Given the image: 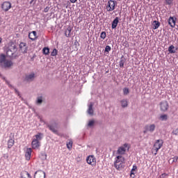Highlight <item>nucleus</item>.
<instances>
[{
	"instance_id": "1",
	"label": "nucleus",
	"mask_w": 178,
	"mask_h": 178,
	"mask_svg": "<svg viewBox=\"0 0 178 178\" xmlns=\"http://www.w3.org/2000/svg\"><path fill=\"white\" fill-rule=\"evenodd\" d=\"M5 51L8 58L13 60L19 58V55L17 54V46H16V43L13 41H11L8 43V47L5 48Z\"/></svg>"
},
{
	"instance_id": "2",
	"label": "nucleus",
	"mask_w": 178,
	"mask_h": 178,
	"mask_svg": "<svg viewBox=\"0 0 178 178\" xmlns=\"http://www.w3.org/2000/svg\"><path fill=\"white\" fill-rule=\"evenodd\" d=\"M116 5H118V1L113 0L108 1L106 6L107 11L112 12V10H115Z\"/></svg>"
},
{
	"instance_id": "3",
	"label": "nucleus",
	"mask_w": 178,
	"mask_h": 178,
	"mask_svg": "<svg viewBox=\"0 0 178 178\" xmlns=\"http://www.w3.org/2000/svg\"><path fill=\"white\" fill-rule=\"evenodd\" d=\"M163 146V140L162 139H159L156 140L154 145V148H155L156 152L154 153V155H156L158 154V151L162 148Z\"/></svg>"
},
{
	"instance_id": "4",
	"label": "nucleus",
	"mask_w": 178,
	"mask_h": 178,
	"mask_svg": "<svg viewBox=\"0 0 178 178\" xmlns=\"http://www.w3.org/2000/svg\"><path fill=\"white\" fill-rule=\"evenodd\" d=\"M160 111L161 112H168V109H169V103L168 101L164 100L160 102Z\"/></svg>"
},
{
	"instance_id": "5",
	"label": "nucleus",
	"mask_w": 178,
	"mask_h": 178,
	"mask_svg": "<svg viewBox=\"0 0 178 178\" xmlns=\"http://www.w3.org/2000/svg\"><path fill=\"white\" fill-rule=\"evenodd\" d=\"M47 126L50 131H52L54 134H58V124L56 122L47 124Z\"/></svg>"
},
{
	"instance_id": "6",
	"label": "nucleus",
	"mask_w": 178,
	"mask_h": 178,
	"mask_svg": "<svg viewBox=\"0 0 178 178\" xmlns=\"http://www.w3.org/2000/svg\"><path fill=\"white\" fill-rule=\"evenodd\" d=\"M19 51H21L22 54L24 55V54H27L29 52V46H27V43L26 42H20L19 43Z\"/></svg>"
},
{
	"instance_id": "7",
	"label": "nucleus",
	"mask_w": 178,
	"mask_h": 178,
	"mask_svg": "<svg viewBox=\"0 0 178 178\" xmlns=\"http://www.w3.org/2000/svg\"><path fill=\"white\" fill-rule=\"evenodd\" d=\"M168 24L170 26L172 29H175V26H176V22H177V18L176 17H170L168 19Z\"/></svg>"
},
{
	"instance_id": "8",
	"label": "nucleus",
	"mask_w": 178,
	"mask_h": 178,
	"mask_svg": "<svg viewBox=\"0 0 178 178\" xmlns=\"http://www.w3.org/2000/svg\"><path fill=\"white\" fill-rule=\"evenodd\" d=\"M10 8H12V3H10V2H9V1H4L1 4V9L4 12H8V10H9V9H10Z\"/></svg>"
},
{
	"instance_id": "9",
	"label": "nucleus",
	"mask_w": 178,
	"mask_h": 178,
	"mask_svg": "<svg viewBox=\"0 0 178 178\" xmlns=\"http://www.w3.org/2000/svg\"><path fill=\"white\" fill-rule=\"evenodd\" d=\"M86 162L88 163V165H92V166H94V165H95L96 159L93 155L88 156L86 158Z\"/></svg>"
},
{
	"instance_id": "10",
	"label": "nucleus",
	"mask_w": 178,
	"mask_h": 178,
	"mask_svg": "<svg viewBox=\"0 0 178 178\" xmlns=\"http://www.w3.org/2000/svg\"><path fill=\"white\" fill-rule=\"evenodd\" d=\"M34 178H45V172L39 170L34 173Z\"/></svg>"
},
{
	"instance_id": "11",
	"label": "nucleus",
	"mask_w": 178,
	"mask_h": 178,
	"mask_svg": "<svg viewBox=\"0 0 178 178\" xmlns=\"http://www.w3.org/2000/svg\"><path fill=\"white\" fill-rule=\"evenodd\" d=\"M3 63V65L1 64V67H4L5 69H8L11 66H13V62L12 60H6Z\"/></svg>"
},
{
	"instance_id": "12",
	"label": "nucleus",
	"mask_w": 178,
	"mask_h": 178,
	"mask_svg": "<svg viewBox=\"0 0 178 178\" xmlns=\"http://www.w3.org/2000/svg\"><path fill=\"white\" fill-rule=\"evenodd\" d=\"M31 145H32V148H33V149H37L40 148V147L41 146V143L39 142V140L33 139Z\"/></svg>"
},
{
	"instance_id": "13",
	"label": "nucleus",
	"mask_w": 178,
	"mask_h": 178,
	"mask_svg": "<svg viewBox=\"0 0 178 178\" xmlns=\"http://www.w3.org/2000/svg\"><path fill=\"white\" fill-rule=\"evenodd\" d=\"M145 127L146 129H147V131H149V133H154L155 131V129L156 126H155V124H146Z\"/></svg>"
},
{
	"instance_id": "14",
	"label": "nucleus",
	"mask_w": 178,
	"mask_h": 178,
	"mask_svg": "<svg viewBox=\"0 0 178 178\" xmlns=\"http://www.w3.org/2000/svg\"><path fill=\"white\" fill-rule=\"evenodd\" d=\"M29 38L31 40V41H35L37 39V31H33L29 33Z\"/></svg>"
},
{
	"instance_id": "15",
	"label": "nucleus",
	"mask_w": 178,
	"mask_h": 178,
	"mask_svg": "<svg viewBox=\"0 0 178 178\" xmlns=\"http://www.w3.org/2000/svg\"><path fill=\"white\" fill-rule=\"evenodd\" d=\"M34 79H35V74L31 73L29 75H26L25 81H33Z\"/></svg>"
},
{
	"instance_id": "16",
	"label": "nucleus",
	"mask_w": 178,
	"mask_h": 178,
	"mask_svg": "<svg viewBox=\"0 0 178 178\" xmlns=\"http://www.w3.org/2000/svg\"><path fill=\"white\" fill-rule=\"evenodd\" d=\"M31 148H27L26 151L25 152V158L26 161H30L31 158Z\"/></svg>"
},
{
	"instance_id": "17",
	"label": "nucleus",
	"mask_w": 178,
	"mask_h": 178,
	"mask_svg": "<svg viewBox=\"0 0 178 178\" xmlns=\"http://www.w3.org/2000/svg\"><path fill=\"white\" fill-rule=\"evenodd\" d=\"M120 163H124V157H123L122 156H117L115 158V161H114V165Z\"/></svg>"
},
{
	"instance_id": "18",
	"label": "nucleus",
	"mask_w": 178,
	"mask_h": 178,
	"mask_svg": "<svg viewBox=\"0 0 178 178\" xmlns=\"http://www.w3.org/2000/svg\"><path fill=\"white\" fill-rule=\"evenodd\" d=\"M118 24H119V17H116L112 22V24H111L112 29L113 30L116 29V27H118Z\"/></svg>"
},
{
	"instance_id": "19",
	"label": "nucleus",
	"mask_w": 178,
	"mask_h": 178,
	"mask_svg": "<svg viewBox=\"0 0 178 178\" xmlns=\"http://www.w3.org/2000/svg\"><path fill=\"white\" fill-rule=\"evenodd\" d=\"M92 106H94V104L92 103H90V104L88 105V113L90 116H92V115H94V109L92 108Z\"/></svg>"
},
{
	"instance_id": "20",
	"label": "nucleus",
	"mask_w": 178,
	"mask_h": 178,
	"mask_svg": "<svg viewBox=\"0 0 178 178\" xmlns=\"http://www.w3.org/2000/svg\"><path fill=\"white\" fill-rule=\"evenodd\" d=\"M121 106L122 108H127L129 106V101L127 99H122L120 101Z\"/></svg>"
},
{
	"instance_id": "21",
	"label": "nucleus",
	"mask_w": 178,
	"mask_h": 178,
	"mask_svg": "<svg viewBox=\"0 0 178 178\" xmlns=\"http://www.w3.org/2000/svg\"><path fill=\"white\" fill-rule=\"evenodd\" d=\"M123 163H124V162L114 164V168H115V169H117V170H122V169H124V164H123Z\"/></svg>"
},
{
	"instance_id": "22",
	"label": "nucleus",
	"mask_w": 178,
	"mask_h": 178,
	"mask_svg": "<svg viewBox=\"0 0 178 178\" xmlns=\"http://www.w3.org/2000/svg\"><path fill=\"white\" fill-rule=\"evenodd\" d=\"M152 29L153 30H156V29H159V26H161V22H159V21L154 20L152 22Z\"/></svg>"
},
{
	"instance_id": "23",
	"label": "nucleus",
	"mask_w": 178,
	"mask_h": 178,
	"mask_svg": "<svg viewBox=\"0 0 178 178\" xmlns=\"http://www.w3.org/2000/svg\"><path fill=\"white\" fill-rule=\"evenodd\" d=\"M124 63H126V58H124V56H122L120 60V67H124Z\"/></svg>"
},
{
	"instance_id": "24",
	"label": "nucleus",
	"mask_w": 178,
	"mask_h": 178,
	"mask_svg": "<svg viewBox=\"0 0 178 178\" xmlns=\"http://www.w3.org/2000/svg\"><path fill=\"white\" fill-rule=\"evenodd\" d=\"M124 152H126V148L123 147H120L117 151L118 155H124Z\"/></svg>"
},
{
	"instance_id": "25",
	"label": "nucleus",
	"mask_w": 178,
	"mask_h": 178,
	"mask_svg": "<svg viewBox=\"0 0 178 178\" xmlns=\"http://www.w3.org/2000/svg\"><path fill=\"white\" fill-rule=\"evenodd\" d=\"M176 51H177V49H175V46L173 44H171L168 47V52L170 54H176Z\"/></svg>"
},
{
	"instance_id": "26",
	"label": "nucleus",
	"mask_w": 178,
	"mask_h": 178,
	"mask_svg": "<svg viewBox=\"0 0 178 178\" xmlns=\"http://www.w3.org/2000/svg\"><path fill=\"white\" fill-rule=\"evenodd\" d=\"M70 33H72V28L70 26H69L67 28V29L65 31V37L69 38V37H70Z\"/></svg>"
},
{
	"instance_id": "27",
	"label": "nucleus",
	"mask_w": 178,
	"mask_h": 178,
	"mask_svg": "<svg viewBox=\"0 0 178 178\" xmlns=\"http://www.w3.org/2000/svg\"><path fill=\"white\" fill-rule=\"evenodd\" d=\"M13 145H15V140L10 138V140L8 141V148H12Z\"/></svg>"
},
{
	"instance_id": "28",
	"label": "nucleus",
	"mask_w": 178,
	"mask_h": 178,
	"mask_svg": "<svg viewBox=\"0 0 178 178\" xmlns=\"http://www.w3.org/2000/svg\"><path fill=\"white\" fill-rule=\"evenodd\" d=\"M159 119L160 120H161V122H166V120H168V115L166 114H163L161 115H160V117L159 118Z\"/></svg>"
},
{
	"instance_id": "29",
	"label": "nucleus",
	"mask_w": 178,
	"mask_h": 178,
	"mask_svg": "<svg viewBox=\"0 0 178 178\" xmlns=\"http://www.w3.org/2000/svg\"><path fill=\"white\" fill-rule=\"evenodd\" d=\"M42 133H38V134L35 135V138H33V140H36L37 141H40V140H42Z\"/></svg>"
},
{
	"instance_id": "30",
	"label": "nucleus",
	"mask_w": 178,
	"mask_h": 178,
	"mask_svg": "<svg viewBox=\"0 0 178 178\" xmlns=\"http://www.w3.org/2000/svg\"><path fill=\"white\" fill-rule=\"evenodd\" d=\"M111 50H112V48L111 47V46L106 45L104 49V53L106 54V55H108L109 52H111Z\"/></svg>"
},
{
	"instance_id": "31",
	"label": "nucleus",
	"mask_w": 178,
	"mask_h": 178,
	"mask_svg": "<svg viewBox=\"0 0 178 178\" xmlns=\"http://www.w3.org/2000/svg\"><path fill=\"white\" fill-rule=\"evenodd\" d=\"M42 54L43 55H49V47H44L42 49Z\"/></svg>"
},
{
	"instance_id": "32",
	"label": "nucleus",
	"mask_w": 178,
	"mask_h": 178,
	"mask_svg": "<svg viewBox=\"0 0 178 178\" xmlns=\"http://www.w3.org/2000/svg\"><path fill=\"white\" fill-rule=\"evenodd\" d=\"M6 60V56L2 54L0 55V63L2 65Z\"/></svg>"
},
{
	"instance_id": "33",
	"label": "nucleus",
	"mask_w": 178,
	"mask_h": 178,
	"mask_svg": "<svg viewBox=\"0 0 178 178\" xmlns=\"http://www.w3.org/2000/svg\"><path fill=\"white\" fill-rule=\"evenodd\" d=\"M177 161H178V156H175L174 157L170 159L169 163H175L177 162Z\"/></svg>"
},
{
	"instance_id": "34",
	"label": "nucleus",
	"mask_w": 178,
	"mask_h": 178,
	"mask_svg": "<svg viewBox=\"0 0 178 178\" xmlns=\"http://www.w3.org/2000/svg\"><path fill=\"white\" fill-rule=\"evenodd\" d=\"M122 92L124 95H129V94H130V90L129 88H124L122 89Z\"/></svg>"
},
{
	"instance_id": "35",
	"label": "nucleus",
	"mask_w": 178,
	"mask_h": 178,
	"mask_svg": "<svg viewBox=\"0 0 178 178\" xmlns=\"http://www.w3.org/2000/svg\"><path fill=\"white\" fill-rule=\"evenodd\" d=\"M40 158L42 161H47V153H45V152H42L40 153Z\"/></svg>"
},
{
	"instance_id": "36",
	"label": "nucleus",
	"mask_w": 178,
	"mask_h": 178,
	"mask_svg": "<svg viewBox=\"0 0 178 178\" xmlns=\"http://www.w3.org/2000/svg\"><path fill=\"white\" fill-rule=\"evenodd\" d=\"M36 104L38 105H41V104H42V96H39L37 97Z\"/></svg>"
},
{
	"instance_id": "37",
	"label": "nucleus",
	"mask_w": 178,
	"mask_h": 178,
	"mask_svg": "<svg viewBox=\"0 0 178 178\" xmlns=\"http://www.w3.org/2000/svg\"><path fill=\"white\" fill-rule=\"evenodd\" d=\"M73 147V141L70 140L69 143H67V148L68 149H72Z\"/></svg>"
},
{
	"instance_id": "38",
	"label": "nucleus",
	"mask_w": 178,
	"mask_h": 178,
	"mask_svg": "<svg viewBox=\"0 0 178 178\" xmlns=\"http://www.w3.org/2000/svg\"><path fill=\"white\" fill-rule=\"evenodd\" d=\"M95 124V121L94 120H91L88 123V127H92Z\"/></svg>"
},
{
	"instance_id": "39",
	"label": "nucleus",
	"mask_w": 178,
	"mask_h": 178,
	"mask_svg": "<svg viewBox=\"0 0 178 178\" xmlns=\"http://www.w3.org/2000/svg\"><path fill=\"white\" fill-rule=\"evenodd\" d=\"M100 38L105 40V38H106V32L102 31L100 34Z\"/></svg>"
},
{
	"instance_id": "40",
	"label": "nucleus",
	"mask_w": 178,
	"mask_h": 178,
	"mask_svg": "<svg viewBox=\"0 0 178 178\" xmlns=\"http://www.w3.org/2000/svg\"><path fill=\"white\" fill-rule=\"evenodd\" d=\"M58 55V49H54L51 53V56H56Z\"/></svg>"
},
{
	"instance_id": "41",
	"label": "nucleus",
	"mask_w": 178,
	"mask_h": 178,
	"mask_svg": "<svg viewBox=\"0 0 178 178\" xmlns=\"http://www.w3.org/2000/svg\"><path fill=\"white\" fill-rule=\"evenodd\" d=\"M172 134H173V136H178V128L173 129Z\"/></svg>"
},
{
	"instance_id": "42",
	"label": "nucleus",
	"mask_w": 178,
	"mask_h": 178,
	"mask_svg": "<svg viewBox=\"0 0 178 178\" xmlns=\"http://www.w3.org/2000/svg\"><path fill=\"white\" fill-rule=\"evenodd\" d=\"M168 174H166V173H163V174H161V175L159 177V178H166V177H168Z\"/></svg>"
},
{
	"instance_id": "43",
	"label": "nucleus",
	"mask_w": 178,
	"mask_h": 178,
	"mask_svg": "<svg viewBox=\"0 0 178 178\" xmlns=\"http://www.w3.org/2000/svg\"><path fill=\"white\" fill-rule=\"evenodd\" d=\"M165 3L167 5H172V3H173V0H165Z\"/></svg>"
},
{
	"instance_id": "44",
	"label": "nucleus",
	"mask_w": 178,
	"mask_h": 178,
	"mask_svg": "<svg viewBox=\"0 0 178 178\" xmlns=\"http://www.w3.org/2000/svg\"><path fill=\"white\" fill-rule=\"evenodd\" d=\"M136 173H134V171H132V170H131V172H130V176L131 178H134L136 177Z\"/></svg>"
},
{
	"instance_id": "45",
	"label": "nucleus",
	"mask_w": 178,
	"mask_h": 178,
	"mask_svg": "<svg viewBox=\"0 0 178 178\" xmlns=\"http://www.w3.org/2000/svg\"><path fill=\"white\" fill-rule=\"evenodd\" d=\"M36 2H37V0H31L29 2V3H30V5H33V6H34V5H35Z\"/></svg>"
},
{
	"instance_id": "46",
	"label": "nucleus",
	"mask_w": 178,
	"mask_h": 178,
	"mask_svg": "<svg viewBox=\"0 0 178 178\" xmlns=\"http://www.w3.org/2000/svg\"><path fill=\"white\" fill-rule=\"evenodd\" d=\"M74 45H75V48H76V49H77V47H80V44L79 43V42L77 40H75Z\"/></svg>"
},
{
	"instance_id": "47",
	"label": "nucleus",
	"mask_w": 178,
	"mask_h": 178,
	"mask_svg": "<svg viewBox=\"0 0 178 178\" xmlns=\"http://www.w3.org/2000/svg\"><path fill=\"white\" fill-rule=\"evenodd\" d=\"M49 11V7L47 6L44 9V13H48V12Z\"/></svg>"
},
{
	"instance_id": "48",
	"label": "nucleus",
	"mask_w": 178,
	"mask_h": 178,
	"mask_svg": "<svg viewBox=\"0 0 178 178\" xmlns=\"http://www.w3.org/2000/svg\"><path fill=\"white\" fill-rule=\"evenodd\" d=\"M148 131H148L147 128L145 126L144 131H143L144 134H147L148 133Z\"/></svg>"
},
{
	"instance_id": "49",
	"label": "nucleus",
	"mask_w": 178,
	"mask_h": 178,
	"mask_svg": "<svg viewBox=\"0 0 178 178\" xmlns=\"http://www.w3.org/2000/svg\"><path fill=\"white\" fill-rule=\"evenodd\" d=\"M131 170H132L133 172L137 170V165H133V168H132V169H131Z\"/></svg>"
},
{
	"instance_id": "50",
	"label": "nucleus",
	"mask_w": 178,
	"mask_h": 178,
	"mask_svg": "<svg viewBox=\"0 0 178 178\" xmlns=\"http://www.w3.org/2000/svg\"><path fill=\"white\" fill-rule=\"evenodd\" d=\"M15 91V94H17L18 97H20V92H19V90H17V89L14 88Z\"/></svg>"
},
{
	"instance_id": "51",
	"label": "nucleus",
	"mask_w": 178,
	"mask_h": 178,
	"mask_svg": "<svg viewBox=\"0 0 178 178\" xmlns=\"http://www.w3.org/2000/svg\"><path fill=\"white\" fill-rule=\"evenodd\" d=\"M124 148H128V149H129V148H130V147H129V144L125 143V144H124Z\"/></svg>"
},
{
	"instance_id": "52",
	"label": "nucleus",
	"mask_w": 178,
	"mask_h": 178,
	"mask_svg": "<svg viewBox=\"0 0 178 178\" xmlns=\"http://www.w3.org/2000/svg\"><path fill=\"white\" fill-rule=\"evenodd\" d=\"M3 158H5V159H8V158H9V155L8 154H3Z\"/></svg>"
},
{
	"instance_id": "53",
	"label": "nucleus",
	"mask_w": 178,
	"mask_h": 178,
	"mask_svg": "<svg viewBox=\"0 0 178 178\" xmlns=\"http://www.w3.org/2000/svg\"><path fill=\"white\" fill-rule=\"evenodd\" d=\"M37 58V55L33 54V57L31 58V60H32V62L34 60V58Z\"/></svg>"
},
{
	"instance_id": "54",
	"label": "nucleus",
	"mask_w": 178,
	"mask_h": 178,
	"mask_svg": "<svg viewBox=\"0 0 178 178\" xmlns=\"http://www.w3.org/2000/svg\"><path fill=\"white\" fill-rule=\"evenodd\" d=\"M70 2H71V3H76V2H77V0H70Z\"/></svg>"
},
{
	"instance_id": "55",
	"label": "nucleus",
	"mask_w": 178,
	"mask_h": 178,
	"mask_svg": "<svg viewBox=\"0 0 178 178\" xmlns=\"http://www.w3.org/2000/svg\"><path fill=\"white\" fill-rule=\"evenodd\" d=\"M3 80H5L6 84H8V86H9V84H10L9 81H8V80H6V79H5V77H3Z\"/></svg>"
},
{
	"instance_id": "56",
	"label": "nucleus",
	"mask_w": 178,
	"mask_h": 178,
	"mask_svg": "<svg viewBox=\"0 0 178 178\" xmlns=\"http://www.w3.org/2000/svg\"><path fill=\"white\" fill-rule=\"evenodd\" d=\"M26 175H27L28 178H31V175H30V173L26 172Z\"/></svg>"
},
{
	"instance_id": "57",
	"label": "nucleus",
	"mask_w": 178,
	"mask_h": 178,
	"mask_svg": "<svg viewBox=\"0 0 178 178\" xmlns=\"http://www.w3.org/2000/svg\"><path fill=\"white\" fill-rule=\"evenodd\" d=\"M8 86L10 87V88H13V86H12L10 83L8 85Z\"/></svg>"
},
{
	"instance_id": "58",
	"label": "nucleus",
	"mask_w": 178,
	"mask_h": 178,
	"mask_svg": "<svg viewBox=\"0 0 178 178\" xmlns=\"http://www.w3.org/2000/svg\"><path fill=\"white\" fill-rule=\"evenodd\" d=\"M2 42V38H0V44Z\"/></svg>"
},
{
	"instance_id": "59",
	"label": "nucleus",
	"mask_w": 178,
	"mask_h": 178,
	"mask_svg": "<svg viewBox=\"0 0 178 178\" xmlns=\"http://www.w3.org/2000/svg\"><path fill=\"white\" fill-rule=\"evenodd\" d=\"M124 44H125V45H127V42H125Z\"/></svg>"
},
{
	"instance_id": "60",
	"label": "nucleus",
	"mask_w": 178,
	"mask_h": 178,
	"mask_svg": "<svg viewBox=\"0 0 178 178\" xmlns=\"http://www.w3.org/2000/svg\"><path fill=\"white\" fill-rule=\"evenodd\" d=\"M124 44H125V45H127V42H125Z\"/></svg>"
},
{
	"instance_id": "61",
	"label": "nucleus",
	"mask_w": 178,
	"mask_h": 178,
	"mask_svg": "<svg viewBox=\"0 0 178 178\" xmlns=\"http://www.w3.org/2000/svg\"><path fill=\"white\" fill-rule=\"evenodd\" d=\"M68 6H69L67 5V6H65V8H68Z\"/></svg>"
},
{
	"instance_id": "62",
	"label": "nucleus",
	"mask_w": 178,
	"mask_h": 178,
	"mask_svg": "<svg viewBox=\"0 0 178 178\" xmlns=\"http://www.w3.org/2000/svg\"><path fill=\"white\" fill-rule=\"evenodd\" d=\"M106 73H109V71H106Z\"/></svg>"
}]
</instances>
